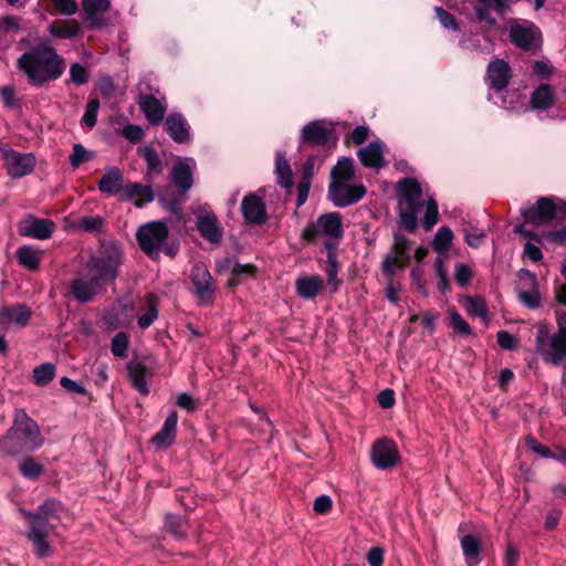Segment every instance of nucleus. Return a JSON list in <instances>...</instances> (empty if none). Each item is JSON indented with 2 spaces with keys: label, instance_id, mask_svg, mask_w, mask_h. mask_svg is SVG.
Returning a JSON list of instances; mask_svg holds the SVG:
<instances>
[{
  "label": "nucleus",
  "instance_id": "nucleus-1",
  "mask_svg": "<svg viewBox=\"0 0 566 566\" xmlns=\"http://www.w3.org/2000/svg\"><path fill=\"white\" fill-rule=\"evenodd\" d=\"M125 260L122 243L115 240L101 241L97 250L90 254L83 268L71 281L70 294L78 303L92 302L105 285L115 283Z\"/></svg>",
  "mask_w": 566,
  "mask_h": 566
},
{
  "label": "nucleus",
  "instance_id": "nucleus-2",
  "mask_svg": "<svg viewBox=\"0 0 566 566\" xmlns=\"http://www.w3.org/2000/svg\"><path fill=\"white\" fill-rule=\"evenodd\" d=\"M17 69L30 85L41 87L59 80L66 69V62L52 45L42 42L18 57Z\"/></svg>",
  "mask_w": 566,
  "mask_h": 566
},
{
  "label": "nucleus",
  "instance_id": "nucleus-3",
  "mask_svg": "<svg viewBox=\"0 0 566 566\" xmlns=\"http://www.w3.org/2000/svg\"><path fill=\"white\" fill-rule=\"evenodd\" d=\"M63 512V504L54 497L46 499L35 510H20L29 524L27 538L32 544L33 553L39 558H46L53 554V548L48 538L60 524Z\"/></svg>",
  "mask_w": 566,
  "mask_h": 566
},
{
  "label": "nucleus",
  "instance_id": "nucleus-4",
  "mask_svg": "<svg viewBox=\"0 0 566 566\" xmlns=\"http://www.w3.org/2000/svg\"><path fill=\"white\" fill-rule=\"evenodd\" d=\"M44 443L39 424L25 412L17 409L12 426L0 439V449L7 455H20L40 449Z\"/></svg>",
  "mask_w": 566,
  "mask_h": 566
},
{
  "label": "nucleus",
  "instance_id": "nucleus-5",
  "mask_svg": "<svg viewBox=\"0 0 566 566\" xmlns=\"http://www.w3.org/2000/svg\"><path fill=\"white\" fill-rule=\"evenodd\" d=\"M399 223L413 233L418 227L417 212L423 207L422 188L416 178H403L397 184Z\"/></svg>",
  "mask_w": 566,
  "mask_h": 566
},
{
  "label": "nucleus",
  "instance_id": "nucleus-6",
  "mask_svg": "<svg viewBox=\"0 0 566 566\" xmlns=\"http://www.w3.org/2000/svg\"><path fill=\"white\" fill-rule=\"evenodd\" d=\"M188 161L193 160L189 158L179 159L174 164L170 170V180L177 189V195L167 196L164 192L157 193V199L160 205L176 216L181 213L182 203L187 199L186 193L193 185V171Z\"/></svg>",
  "mask_w": 566,
  "mask_h": 566
},
{
  "label": "nucleus",
  "instance_id": "nucleus-7",
  "mask_svg": "<svg viewBox=\"0 0 566 566\" xmlns=\"http://www.w3.org/2000/svg\"><path fill=\"white\" fill-rule=\"evenodd\" d=\"M537 353L544 363L559 366L566 358V331L556 332L552 335L545 326H541L535 337Z\"/></svg>",
  "mask_w": 566,
  "mask_h": 566
},
{
  "label": "nucleus",
  "instance_id": "nucleus-8",
  "mask_svg": "<svg viewBox=\"0 0 566 566\" xmlns=\"http://www.w3.org/2000/svg\"><path fill=\"white\" fill-rule=\"evenodd\" d=\"M343 233L340 214L338 212H327L321 214L315 222L307 224L302 231L301 238L304 241L314 242L319 235L340 239Z\"/></svg>",
  "mask_w": 566,
  "mask_h": 566
},
{
  "label": "nucleus",
  "instance_id": "nucleus-9",
  "mask_svg": "<svg viewBox=\"0 0 566 566\" xmlns=\"http://www.w3.org/2000/svg\"><path fill=\"white\" fill-rule=\"evenodd\" d=\"M410 241L400 232L394 233V244L390 251L384 256L381 271L387 281H391L396 275V270L403 269L410 261L408 253Z\"/></svg>",
  "mask_w": 566,
  "mask_h": 566
},
{
  "label": "nucleus",
  "instance_id": "nucleus-10",
  "mask_svg": "<svg viewBox=\"0 0 566 566\" xmlns=\"http://www.w3.org/2000/svg\"><path fill=\"white\" fill-rule=\"evenodd\" d=\"M168 227L163 221H151L140 227L136 233V239L140 249L149 256L158 254L161 244L168 238Z\"/></svg>",
  "mask_w": 566,
  "mask_h": 566
},
{
  "label": "nucleus",
  "instance_id": "nucleus-11",
  "mask_svg": "<svg viewBox=\"0 0 566 566\" xmlns=\"http://www.w3.org/2000/svg\"><path fill=\"white\" fill-rule=\"evenodd\" d=\"M511 42L524 51H537L542 46V32L539 28L530 21L515 23L510 27Z\"/></svg>",
  "mask_w": 566,
  "mask_h": 566
},
{
  "label": "nucleus",
  "instance_id": "nucleus-12",
  "mask_svg": "<svg viewBox=\"0 0 566 566\" xmlns=\"http://www.w3.org/2000/svg\"><path fill=\"white\" fill-rule=\"evenodd\" d=\"M367 190L364 185H350L339 180L331 181L328 186V199L335 207L345 208L361 200Z\"/></svg>",
  "mask_w": 566,
  "mask_h": 566
},
{
  "label": "nucleus",
  "instance_id": "nucleus-13",
  "mask_svg": "<svg viewBox=\"0 0 566 566\" xmlns=\"http://www.w3.org/2000/svg\"><path fill=\"white\" fill-rule=\"evenodd\" d=\"M374 465L380 470H390L399 462V452L396 443L391 439L377 440L370 451Z\"/></svg>",
  "mask_w": 566,
  "mask_h": 566
},
{
  "label": "nucleus",
  "instance_id": "nucleus-14",
  "mask_svg": "<svg viewBox=\"0 0 566 566\" xmlns=\"http://www.w3.org/2000/svg\"><path fill=\"white\" fill-rule=\"evenodd\" d=\"M190 279L195 286V294L201 303H212L216 294V287L212 276L207 266L202 263H196L191 268Z\"/></svg>",
  "mask_w": 566,
  "mask_h": 566
},
{
  "label": "nucleus",
  "instance_id": "nucleus-15",
  "mask_svg": "<svg viewBox=\"0 0 566 566\" xmlns=\"http://www.w3.org/2000/svg\"><path fill=\"white\" fill-rule=\"evenodd\" d=\"M55 223L50 219H39L27 214L18 223V231L21 237L46 240L51 238Z\"/></svg>",
  "mask_w": 566,
  "mask_h": 566
},
{
  "label": "nucleus",
  "instance_id": "nucleus-16",
  "mask_svg": "<svg viewBox=\"0 0 566 566\" xmlns=\"http://www.w3.org/2000/svg\"><path fill=\"white\" fill-rule=\"evenodd\" d=\"M32 311L27 304L17 303L10 306L0 307V327L3 331L14 326L23 328L29 325Z\"/></svg>",
  "mask_w": 566,
  "mask_h": 566
},
{
  "label": "nucleus",
  "instance_id": "nucleus-17",
  "mask_svg": "<svg viewBox=\"0 0 566 566\" xmlns=\"http://www.w3.org/2000/svg\"><path fill=\"white\" fill-rule=\"evenodd\" d=\"M8 174L13 178H21L30 174L35 166V158L32 154H22L10 149L3 156Z\"/></svg>",
  "mask_w": 566,
  "mask_h": 566
},
{
  "label": "nucleus",
  "instance_id": "nucleus-18",
  "mask_svg": "<svg viewBox=\"0 0 566 566\" xmlns=\"http://www.w3.org/2000/svg\"><path fill=\"white\" fill-rule=\"evenodd\" d=\"M512 77L510 64L503 59H494L486 67L485 82L491 90H504Z\"/></svg>",
  "mask_w": 566,
  "mask_h": 566
},
{
  "label": "nucleus",
  "instance_id": "nucleus-19",
  "mask_svg": "<svg viewBox=\"0 0 566 566\" xmlns=\"http://www.w3.org/2000/svg\"><path fill=\"white\" fill-rule=\"evenodd\" d=\"M332 132V128L327 126L325 120H313L302 128L300 142L302 145L307 144L312 147H325L329 140Z\"/></svg>",
  "mask_w": 566,
  "mask_h": 566
},
{
  "label": "nucleus",
  "instance_id": "nucleus-20",
  "mask_svg": "<svg viewBox=\"0 0 566 566\" xmlns=\"http://www.w3.org/2000/svg\"><path fill=\"white\" fill-rule=\"evenodd\" d=\"M241 211L247 222L263 224L268 220L265 205L262 197L255 193L247 195L241 202Z\"/></svg>",
  "mask_w": 566,
  "mask_h": 566
},
{
  "label": "nucleus",
  "instance_id": "nucleus-21",
  "mask_svg": "<svg viewBox=\"0 0 566 566\" xmlns=\"http://www.w3.org/2000/svg\"><path fill=\"white\" fill-rule=\"evenodd\" d=\"M164 126L175 143L185 144L190 140V126L181 114H169Z\"/></svg>",
  "mask_w": 566,
  "mask_h": 566
},
{
  "label": "nucleus",
  "instance_id": "nucleus-22",
  "mask_svg": "<svg viewBox=\"0 0 566 566\" xmlns=\"http://www.w3.org/2000/svg\"><path fill=\"white\" fill-rule=\"evenodd\" d=\"M357 156L361 165L367 168L380 169L386 166L384 146L379 140L371 142L366 147L360 148Z\"/></svg>",
  "mask_w": 566,
  "mask_h": 566
},
{
  "label": "nucleus",
  "instance_id": "nucleus-23",
  "mask_svg": "<svg viewBox=\"0 0 566 566\" xmlns=\"http://www.w3.org/2000/svg\"><path fill=\"white\" fill-rule=\"evenodd\" d=\"M197 229L201 237L211 243L219 244L223 238L222 228L216 214H203L197 218Z\"/></svg>",
  "mask_w": 566,
  "mask_h": 566
},
{
  "label": "nucleus",
  "instance_id": "nucleus-24",
  "mask_svg": "<svg viewBox=\"0 0 566 566\" xmlns=\"http://www.w3.org/2000/svg\"><path fill=\"white\" fill-rule=\"evenodd\" d=\"M317 160V156L311 155L306 158V161L303 166L302 177L297 185V198H296V207H302L310 193L312 178L315 175V163Z\"/></svg>",
  "mask_w": 566,
  "mask_h": 566
},
{
  "label": "nucleus",
  "instance_id": "nucleus-25",
  "mask_svg": "<svg viewBox=\"0 0 566 566\" xmlns=\"http://www.w3.org/2000/svg\"><path fill=\"white\" fill-rule=\"evenodd\" d=\"M178 413L172 410L166 418L161 429L151 438V442L160 449H166L175 441L177 432Z\"/></svg>",
  "mask_w": 566,
  "mask_h": 566
},
{
  "label": "nucleus",
  "instance_id": "nucleus-26",
  "mask_svg": "<svg viewBox=\"0 0 566 566\" xmlns=\"http://www.w3.org/2000/svg\"><path fill=\"white\" fill-rule=\"evenodd\" d=\"M521 280H527L532 291H520L518 300L528 308L534 310L541 305V295L537 290V277L534 273L528 270H521L518 272Z\"/></svg>",
  "mask_w": 566,
  "mask_h": 566
},
{
  "label": "nucleus",
  "instance_id": "nucleus-27",
  "mask_svg": "<svg viewBox=\"0 0 566 566\" xmlns=\"http://www.w3.org/2000/svg\"><path fill=\"white\" fill-rule=\"evenodd\" d=\"M324 249L327 252L326 266H325L327 284L331 286L332 292H336L340 284V281L337 279L339 263L337 260L336 244L332 241H326L324 243Z\"/></svg>",
  "mask_w": 566,
  "mask_h": 566
},
{
  "label": "nucleus",
  "instance_id": "nucleus-28",
  "mask_svg": "<svg viewBox=\"0 0 566 566\" xmlns=\"http://www.w3.org/2000/svg\"><path fill=\"white\" fill-rule=\"evenodd\" d=\"M138 104L145 117L151 124L158 125L163 122L166 109L155 96L140 95Z\"/></svg>",
  "mask_w": 566,
  "mask_h": 566
},
{
  "label": "nucleus",
  "instance_id": "nucleus-29",
  "mask_svg": "<svg viewBox=\"0 0 566 566\" xmlns=\"http://www.w3.org/2000/svg\"><path fill=\"white\" fill-rule=\"evenodd\" d=\"M124 181L123 172L119 168L112 166L105 169V174L98 181V189L108 195H117L120 192Z\"/></svg>",
  "mask_w": 566,
  "mask_h": 566
},
{
  "label": "nucleus",
  "instance_id": "nucleus-30",
  "mask_svg": "<svg viewBox=\"0 0 566 566\" xmlns=\"http://www.w3.org/2000/svg\"><path fill=\"white\" fill-rule=\"evenodd\" d=\"M295 289L301 297L312 300L324 289V281L319 275L298 277L295 282Z\"/></svg>",
  "mask_w": 566,
  "mask_h": 566
},
{
  "label": "nucleus",
  "instance_id": "nucleus-31",
  "mask_svg": "<svg viewBox=\"0 0 566 566\" xmlns=\"http://www.w3.org/2000/svg\"><path fill=\"white\" fill-rule=\"evenodd\" d=\"M276 182L282 188L291 191L294 186L293 171L290 161L284 153L277 151L275 154V169Z\"/></svg>",
  "mask_w": 566,
  "mask_h": 566
},
{
  "label": "nucleus",
  "instance_id": "nucleus-32",
  "mask_svg": "<svg viewBox=\"0 0 566 566\" xmlns=\"http://www.w3.org/2000/svg\"><path fill=\"white\" fill-rule=\"evenodd\" d=\"M120 192L127 200L137 196H143L142 199H137L135 201V206L137 208H142L146 202H151L155 198L151 186H144L138 182H128L125 186L122 185Z\"/></svg>",
  "mask_w": 566,
  "mask_h": 566
},
{
  "label": "nucleus",
  "instance_id": "nucleus-33",
  "mask_svg": "<svg viewBox=\"0 0 566 566\" xmlns=\"http://www.w3.org/2000/svg\"><path fill=\"white\" fill-rule=\"evenodd\" d=\"M109 6L111 0H82L86 20L95 28L103 24V20L97 17V13L106 12Z\"/></svg>",
  "mask_w": 566,
  "mask_h": 566
},
{
  "label": "nucleus",
  "instance_id": "nucleus-34",
  "mask_svg": "<svg viewBox=\"0 0 566 566\" xmlns=\"http://www.w3.org/2000/svg\"><path fill=\"white\" fill-rule=\"evenodd\" d=\"M461 547L468 566H475L481 562V542L476 536L464 535L461 538Z\"/></svg>",
  "mask_w": 566,
  "mask_h": 566
},
{
  "label": "nucleus",
  "instance_id": "nucleus-35",
  "mask_svg": "<svg viewBox=\"0 0 566 566\" xmlns=\"http://www.w3.org/2000/svg\"><path fill=\"white\" fill-rule=\"evenodd\" d=\"M232 266V275L229 279L230 286H237L241 283V281L245 277L252 276L255 273V266L252 264H241L238 262H233L231 259H226L223 264L220 266L222 269H229Z\"/></svg>",
  "mask_w": 566,
  "mask_h": 566
},
{
  "label": "nucleus",
  "instance_id": "nucleus-36",
  "mask_svg": "<svg viewBox=\"0 0 566 566\" xmlns=\"http://www.w3.org/2000/svg\"><path fill=\"white\" fill-rule=\"evenodd\" d=\"M554 93L548 84L539 85L531 97V104L536 109L546 111L554 105Z\"/></svg>",
  "mask_w": 566,
  "mask_h": 566
},
{
  "label": "nucleus",
  "instance_id": "nucleus-37",
  "mask_svg": "<svg viewBox=\"0 0 566 566\" xmlns=\"http://www.w3.org/2000/svg\"><path fill=\"white\" fill-rule=\"evenodd\" d=\"M80 24L76 21H54L49 27L51 35L60 39H72L80 33Z\"/></svg>",
  "mask_w": 566,
  "mask_h": 566
},
{
  "label": "nucleus",
  "instance_id": "nucleus-38",
  "mask_svg": "<svg viewBox=\"0 0 566 566\" xmlns=\"http://www.w3.org/2000/svg\"><path fill=\"white\" fill-rule=\"evenodd\" d=\"M20 474L31 481L38 480L44 473V465L33 457H23L18 465Z\"/></svg>",
  "mask_w": 566,
  "mask_h": 566
},
{
  "label": "nucleus",
  "instance_id": "nucleus-39",
  "mask_svg": "<svg viewBox=\"0 0 566 566\" xmlns=\"http://www.w3.org/2000/svg\"><path fill=\"white\" fill-rule=\"evenodd\" d=\"M331 181L339 180L340 182H348L355 177V169L353 159L348 157H342L331 171Z\"/></svg>",
  "mask_w": 566,
  "mask_h": 566
},
{
  "label": "nucleus",
  "instance_id": "nucleus-40",
  "mask_svg": "<svg viewBox=\"0 0 566 566\" xmlns=\"http://www.w3.org/2000/svg\"><path fill=\"white\" fill-rule=\"evenodd\" d=\"M146 313L139 316L138 326L140 329H147L158 317V297L155 294H147L145 296Z\"/></svg>",
  "mask_w": 566,
  "mask_h": 566
},
{
  "label": "nucleus",
  "instance_id": "nucleus-41",
  "mask_svg": "<svg viewBox=\"0 0 566 566\" xmlns=\"http://www.w3.org/2000/svg\"><path fill=\"white\" fill-rule=\"evenodd\" d=\"M17 260L20 265L29 271H35L40 266L39 251L30 245H22L17 250Z\"/></svg>",
  "mask_w": 566,
  "mask_h": 566
},
{
  "label": "nucleus",
  "instance_id": "nucleus-42",
  "mask_svg": "<svg viewBox=\"0 0 566 566\" xmlns=\"http://www.w3.org/2000/svg\"><path fill=\"white\" fill-rule=\"evenodd\" d=\"M138 151L147 165V175H160L163 171V161L157 151L150 146L139 148Z\"/></svg>",
  "mask_w": 566,
  "mask_h": 566
},
{
  "label": "nucleus",
  "instance_id": "nucleus-43",
  "mask_svg": "<svg viewBox=\"0 0 566 566\" xmlns=\"http://www.w3.org/2000/svg\"><path fill=\"white\" fill-rule=\"evenodd\" d=\"M453 233L451 229L447 226L439 228L437 231L434 239L432 241L433 250L438 254H444L449 251L450 245L452 243Z\"/></svg>",
  "mask_w": 566,
  "mask_h": 566
},
{
  "label": "nucleus",
  "instance_id": "nucleus-44",
  "mask_svg": "<svg viewBox=\"0 0 566 566\" xmlns=\"http://www.w3.org/2000/svg\"><path fill=\"white\" fill-rule=\"evenodd\" d=\"M54 376L55 366L52 363L41 364L33 369V382L40 387L49 385Z\"/></svg>",
  "mask_w": 566,
  "mask_h": 566
},
{
  "label": "nucleus",
  "instance_id": "nucleus-45",
  "mask_svg": "<svg viewBox=\"0 0 566 566\" xmlns=\"http://www.w3.org/2000/svg\"><path fill=\"white\" fill-rule=\"evenodd\" d=\"M128 375L133 387L143 396H147L149 394V388L145 378V368L140 365L128 367Z\"/></svg>",
  "mask_w": 566,
  "mask_h": 566
},
{
  "label": "nucleus",
  "instance_id": "nucleus-46",
  "mask_svg": "<svg viewBox=\"0 0 566 566\" xmlns=\"http://www.w3.org/2000/svg\"><path fill=\"white\" fill-rule=\"evenodd\" d=\"M426 211L421 220L422 228L426 231H430L439 220L438 203L434 199H429L424 202Z\"/></svg>",
  "mask_w": 566,
  "mask_h": 566
},
{
  "label": "nucleus",
  "instance_id": "nucleus-47",
  "mask_svg": "<svg viewBox=\"0 0 566 566\" xmlns=\"http://www.w3.org/2000/svg\"><path fill=\"white\" fill-rule=\"evenodd\" d=\"M129 339L126 333L118 332L111 342V352L115 357H126Z\"/></svg>",
  "mask_w": 566,
  "mask_h": 566
},
{
  "label": "nucleus",
  "instance_id": "nucleus-48",
  "mask_svg": "<svg viewBox=\"0 0 566 566\" xmlns=\"http://www.w3.org/2000/svg\"><path fill=\"white\" fill-rule=\"evenodd\" d=\"M536 205L538 207L537 210H539L541 216L546 223H548L553 219H555L556 213H557V207L551 198L541 197L536 201Z\"/></svg>",
  "mask_w": 566,
  "mask_h": 566
},
{
  "label": "nucleus",
  "instance_id": "nucleus-49",
  "mask_svg": "<svg viewBox=\"0 0 566 566\" xmlns=\"http://www.w3.org/2000/svg\"><path fill=\"white\" fill-rule=\"evenodd\" d=\"M185 520L181 516L168 514L165 518V527L167 532L171 533L176 538H184Z\"/></svg>",
  "mask_w": 566,
  "mask_h": 566
},
{
  "label": "nucleus",
  "instance_id": "nucleus-50",
  "mask_svg": "<svg viewBox=\"0 0 566 566\" xmlns=\"http://www.w3.org/2000/svg\"><path fill=\"white\" fill-rule=\"evenodd\" d=\"M94 154L81 144L73 145L72 154L70 155V164L72 167H78L81 164L92 160Z\"/></svg>",
  "mask_w": 566,
  "mask_h": 566
},
{
  "label": "nucleus",
  "instance_id": "nucleus-51",
  "mask_svg": "<svg viewBox=\"0 0 566 566\" xmlns=\"http://www.w3.org/2000/svg\"><path fill=\"white\" fill-rule=\"evenodd\" d=\"M467 310L470 314L486 319L489 315L488 306L482 297L469 296Z\"/></svg>",
  "mask_w": 566,
  "mask_h": 566
},
{
  "label": "nucleus",
  "instance_id": "nucleus-52",
  "mask_svg": "<svg viewBox=\"0 0 566 566\" xmlns=\"http://www.w3.org/2000/svg\"><path fill=\"white\" fill-rule=\"evenodd\" d=\"M104 219L99 216H90L80 218L77 226L78 228L87 232H99L104 227Z\"/></svg>",
  "mask_w": 566,
  "mask_h": 566
},
{
  "label": "nucleus",
  "instance_id": "nucleus-53",
  "mask_svg": "<svg viewBox=\"0 0 566 566\" xmlns=\"http://www.w3.org/2000/svg\"><path fill=\"white\" fill-rule=\"evenodd\" d=\"M70 77L75 85L80 86L88 82L90 73L84 65L75 62L70 66Z\"/></svg>",
  "mask_w": 566,
  "mask_h": 566
},
{
  "label": "nucleus",
  "instance_id": "nucleus-54",
  "mask_svg": "<svg viewBox=\"0 0 566 566\" xmlns=\"http://www.w3.org/2000/svg\"><path fill=\"white\" fill-rule=\"evenodd\" d=\"M451 327L453 331L461 336H469L472 333L470 325L463 319V317L455 311L450 312Z\"/></svg>",
  "mask_w": 566,
  "mask_h": 566
},
{
  "label": "nucleus",
  "instance_id": "nucleus-55",
  "mask_svg": "<svg viewBox=\"0 0 566 566\" xmlns=\"http://www.w3.org/2000/svg\"><path fill=\"white\" fill-rule=\"evenodd\" d=\"M98 108H99V101L97 98H92L88 101V103L86 105L85 113L82 118V122L87 127L92 128L96 125Z\"/></svg>",
  "mask_w": 566,
  "mask_h": 566
},
{
  "label": "nucleus",
  "instance_id": "nucleus-56",
  "mask_svg": "<svg viewBox=\"0 0 566 566\" xmlns=\"http://www.w3.org/2000/svg\"><path fill=\"white\" fill-rule=\"evenodd\" d=\"M434 11H436L437 18L439 19V21L443 28L450 29L453 31L460 30L459 22L449 11L444 10L442 7H436Z\"/></svg>",
  "mask_w": 566,
  "mask_h": 566
},
{
  "label": "nucleus",
  "instance_id": "nucleus-57",
  "mask_svg": "<svg viewBox=\"0 0 566 566\" xmlns=\"http://www.w3.org/2000/svg\"><path fill=\"white\" fill-rule=\"evenodd\" d=\"M482 6H479L475 8V17L478 21H485L489 25L494 27L496 25L497 21L496 19L490 13V8H493L494 11L497 13V9L495 4L492 3H481Z\"/></svg>",
  "mask_w": 566,
  "mask_h": 566
},
{
  "label": "nucleus",
  "instance_id": "nucleus-58",
  "mask_svg": "<svg viewBox=\"0 0 566 566\" xmlns=\"http://www.w3.org/2000/svg\"><path fill=\"white\" fill-rule=\"evenodd\" d=\"M537 209V205H534L522 210L521 214L525 223H531L534 226L546 224V222L543 220L541 216L539 210Z\"/></svg>",
  "mask_w": 566,
  "mask_h": 566
},
{
  "label": "nucleus",
  "instance_id": "nucleus-59",
  "mask_svg": "<svg viewBox=\"0 0 566 566\" xmlns=\"http://www.w3.org/2000/svg\"><path fill=\"white\" fill-rule=\"evenodd\" d=\"M496 342L501 348L506 350H514L518 346L516 337L510 334L507 331L497 332Z\"/></svg>",
  "mask_w": 566,
  "mask_h": 566
},
{
  "label": "nucleus",
  "instance_id": "nucleus-60",
  "mask_svg": "<svg viewBox=\"0 0 566 566\" xmlns=\"http://www.w3.org/2000/svg\"><path fill=\"white\" fill-rule=\"evenodd\" d=\"M20 19L17 17L8 15L0 20V32L2 33H17L20 31Z\"/></svg>",
  "mask_w": 566,
  "mask_h": 566
},
{
  "label": "nucleus",
  "instance_id": "nucleus-61",
  "mask_svg": "<svg viewBox=\"0 0 566 566\" xmlns=\"http://www.w3.org/2000/svg\"><path fill=\"white\" fill-rule=\"evenodd\" d=\"M122 134L127 140L132 143H137L142 140V138L144 137L143 128L134 124H128L124 126Z\"/></svg>",
  "mask_w": 566,
  "mask_h": 566
},
{
  "label": "nucleus",
  "instance_id": "nucleus-62",
  "mask_svg": "<svg viewBox=\"0 0 566 566\" xmlns=\"http://www.w3.org/2000/svg\"><path fill=\"white\" fill-rule=\"evenodd\" d=\"M98 91L103 97L111 98L116 92V85L112 77L104 76L98 82Z\"/></svg>",
  "mask_w": 566,
  "mask_h": 566
},
{
  "label": "nucleus",
  "instance_id": "nucleus-63",
  "mask_svg": "<svg viewBox=\"0 0 566 566\" xmlns=\"http://www.w3.org/2000/svg\"><path fill=\"white\" fill-rule=\"evenodd\" d=\"M333 502L328 495H319L314 501V511L318 514H326L332 510Z\"/></svg>",
  "mask_w": 566,
  "mask_h": 566
},
{
  "label": "nucleus",
  "instance_id": "nucleus-64",
  "mask_svg": "<svg viewBox=\"0 0 566 566\" xmlns=\"http://www.w3.org/2000/svg\"><path fill=\"white\" fill-rule=\"evenodd\" d=\"M472 277L471 269L465 264H458L455 266L454 279L460 285H465Z\"/></svg>",
  "mask_w": 566,
  "mask_h": 566
}]
</instances>
